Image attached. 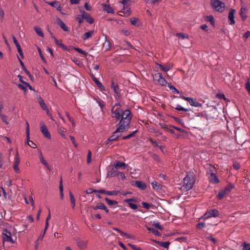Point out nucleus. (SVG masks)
<instances>
[{
  "instance_id": "473e14b6",
  "label": "nucleus",
  "mask_w": 250,
  "mask_h": 250,
  "mask_svg": "<svg viewBox=\"0 0 250 250\" xmlns=\"http://www.w3.org/2000/svg\"><path fill=\"white\" fill-rule=\"evenodd\" d=\"M69 196H70V203L72 205V208L73 209H74L75 208V197H74L73 194H72V192L69 191Z\"/></svg>"
},
{
  "instance_id": "a18cd8bd",
  "label": "nucleus",
  "mask_w": 250,
  "mask_h": 250,
  "mask_svg": "<svg viewBox=\"0 0 250 250\" xmlns=\"http://www.w3.org/2000/svg\"><path fill=\"white\" fill-rule=\"evenodd\" d=\"M26 140L28 141V140L30 138V128H29V125L27 122L26 123Z\"/></svg>"
},
{
  "instance_id": "4d7b16f0",
  "label": "nucleus",
  "mask_w": 250,
  "mask_h": 250,
  "mask_svg": "<svg viewBox=\"0 0 250 250\" xmlns=\"http://www.w3.org/2000/svg\"><path fill=\"white\" fill-rule=\"evenodd\" d=\"M130 21L131 24L133 25H136L137 23V21H138V19L136 18H131L130 19Z\"/></svg>"
},
{
  "instance_id": "f3484780",
  "label": "nucleus",
  "mask_w": 250,
  "mask_h": 250,
  "mask_svg": "<svg viewBox=\"0 0 250 250\" xmlns=\"http://www.w3.org/2000/svg\"><path fill=\"white\" fill-rule=\"evenodd\" d=\"M90 76L92 80L95 82L97 85L101 89V90H105L104 87L102 83L94 76L93 73H90Z\"/></svg>"
},
{
  "instance_id": "c9c22d12",
  "label": "nucleus",
  "mask_w": 250,
  "mask_h": 250,
  "mask_svg": "<svg viewBox=\"0 0 250 250\" xmlns=\"http://www.w3.org/2000/svg\"><path fill=\"white\" fill-rule=\"evenodd\" d=\"M34 29L36 32V33L39 36L42 37V38L44 37L43 33L41 28L40 27L35 26L34 27Z\"/></svg>"
},
{
  "instance_id": "79ce46f5",
  "label": "nucleus",
  "mask_w": 250,
  "mask_h": 250,
  "mask_svg": "<svg viewBox=\"0 0 250 250\" xmlns=\"http://www.w3.org/2000/svg\"><path fill=\"white\" fill-rule=\"evenodd\" d=\"M86 194H91L94 192L101 193V189H92V188H89L84 191Z\"/></svg>"
},
{
  "instance_id": "0e129e2a",
  "label": "nucleus",
  "mask_w": 250,
  "mask_h": 250,
  "mask_svg": "<svg viewBox=\"0 0 250 250\" xmlns=\"http://www.w3.org/2000/svg\"><path fill=\"white\" fill-rule=\"evenodd\" d=\"M17 86L19 88L23 90L24 92H26V91L27 90L26 86H25V85H23L22 84H20V83L18 84Z\"/></svg>"
},
{
  "instance_id": "cd10ccee",
  "label": "nucleus",
  "mask_w": 250,
  "mask_h": 250,
  "mask_svg": "<svg viewBox=\"0 0 250 250\" xmlns=\"http://www.w3.org/2000/svg\"><path fill=\"white\" fill-rule=\"evenodd\" d=\"M39 104H40L41 108L44 111L48 110V108L45 104L43 100L41 98V97H39L38 98Z\"/></svg>"
},
{
  "instance_id": "f8f14e48",
  "label": "nucleus",
  "mask_w": 250,
  "mask_h": 250,
  "mask_svg": "<svg viewBox=\"0 0 250 250\" xmlns=\"http://www.w3.org/2000/svg\"><path fill=\"white\" fill-rule=\"evenodd\" d=\"M20 163V159L19 157V155L18 152L17 151L15 157V162L14 165L13 166V168L16 173H19L20 169L19 168V165Z\"/></svg>"
},
{
  "instance_id": "a878e982",
  "label": "nucleus",
  "mask_w": 250,
  "mask_h": 250,
  "mask_svg": "<svg viewBox=\"0 0 250 250\" xmlns=\"http://www.w3.org/2000/svg\"><path fill=\"white\" fill-rule=\"evenodd\" d=\"M102 7L103 8L104 10L108 13H114L113 9L110 7L109 5L106 4H103Z\"/></svg>"
},
{
  "instance_id": "5701e85b",
  "label": "nucleus",
  "mask_w": 250,
  "mask_h": 250,
  "mask_svg": "<svg viewBox=\"0 0 250 250\" xmlns=\"http://www.w3.org/2000/svg\"><path fill=\"white\" fill-rule=\"evenodd\" d=\"M77 244L78 248L81 250H83L87 248V241H78Z\"/></svg>"
},
{
  "instance_id": "72a5a7b5",
  "label": "nucleus",
  "mask_w": 250,
  "mask_h": 250,
  "mask_svg": "<svg viewBox=\"0 0 250 250\" xmlns=\"http://www.w3.org/2000/svg\"><path fill=\"white\" fill-rule=\"evenodd\" d=\"M234 188V186L232 184H229L228 185H227L224 189L223 190L225 191V192L227 194H228L232 189Z\"/></svg>"
},
{
  "instance_id": "393cba45",
  "label": "nucleus",
  "mask_w": 250,
  "mask_h": 250,
  "mask_svg": "<svg viewBox=\"0 0 250 250\" xmlns=\"http://www.w3.org/2000/svg\"><path fill=\"white\" fill-rule=\"evenodd\" d=\"M53 39L54 40V41L56 45H58L59 47L62 48L63 50H69L66 46H65L63 43L60 42L55 37H54V38H53Z\"/></svg>"
},
{
  "instance_id": "7ed1b4c3",
  "label": "nucleus",
  "mask_w": 250,
  "mask_h": 250,
  "mask_svg": "<svg viewBox=\"0 0 250 250\" xmlns=\"http://www.w3.org/2000/svg\"><path fill=\"white\" fill-rule=\"evenodd\" d=\"M210 5L215 11L222 13L225 9V3L219 0H211Z\"/></svg>"
},
{
  "instance_id": "39448f33",
  "label": "nucleus",
  "mask_w": 250,
  "mask_h": 250,
  "mask_svg": "<svg viewBox=\"0 0 250 250\" xmlns=\"http://www.w3.org/2000/svg\"><path fill=\"white\" fill-rule=\"evenodd\" d=\"M1 237L3 242H10L11 244H14L15 241L12 238V233L7 229H4L2 232Z\"/></svg>"
},
{
  "instance_id": "b1692460",
  "label": "nucleus",
  "mask_w": 250,
  "mask_h": 250,
  "mask_svg": "<svg viewBox=\"0 0 250 250\" xmlns=\"http://www.w3.org/2000/svg\"><path fill=\"white\" fill-rule=\"evenodd\" d=\"M57 23L60 25L61 28L64 31H68V27L66 26V25L64 23V22L60 19H57Z\"/></svg>"
},
{
  "instance_id": "603ef678",
  "label": "nucleus",
  "mask_w": 250,
  "mask_h": 250,
  "mask_svg": "<svg viewBox=\"0 0 250 250\" xmlns=\"http://www.w3.org/2000/svg\"><path fill=\"white\" fill-rule=\"evenodd\" d=\"M152 225L159 229H163V227L160 225L159 222H154Z\"/></svg>"
},
{
  "instance_id": "3c124183",
  "label": "nucleus",
  "mask_w": 250,
  "mask_h": 250,
  "mask_svg": "<svg viewBox=\"0 0 250 250\" xmlns=\"http://www.w3.org/2000/svg\"><path fill=\"white\" fill-rule=\"evenodd\" d=\"M18 59H19V61L20 62V63H21V66L22 67V69L24 70V71L25 72V73L26 74L28 73V72H29V71L26 68L25 66L24 65L23 62H22V61L19 57H18Z\"/></svg>"
},
{
  "instance_id": "49530a36",
  "label": "nucleus",
  "mask_w": 250,
  "mask_h": 250,
  "mask_svg": "<svg viewBox=\"0 0 250 250\" xmlns=\"http://www.w3.org/2000/svg\"><path fill=\"white\" fill-rule=\"evenodd\" d=\"M175 109L177 110H179V111H185V112H187V111H188L190 110V109H188V108H185L184 107H182L179 104H177L176 105V107H175Z\"/></svg>"
},
{
  "instance_id": "1a4fd4ad",
  "label": "nucleus",
  "mask_w": 250,
  "mask_h": 250,
  "mask_svg": "<svg viewBox=\"0 0 250 250\" xmlns=\"http://www.w3.org/2000/svg\"><path fill=\"white\" fill-rule=\"evenodd\" d=\"M123 109L121 108L117 107L115 109V106H113L111 109V112L113 115V117H115L116 121H119L121 117V114L123 112Z\"/></svg>"
},
{
  "instance_id": "f704fd0d",
  "label": "nucleus",
  "mask_w": 250,
  "mask_h": 250,
  "mask_svg": "<svg viewBox=\"0 0 250 250\" xmlns=\"http://www.w3.org/2000/svg\"><path fill=\"white\" fill-rule=\"evenodd\" d=\"M146 229L149 230V231H150L152 233H153L155 235L157 236H161V233L158 231V230H155V229H154L153 228H149L147 226H146Z\"/></svg>"
},
{
  "instance_id": "a211bd4d",
  "label": "nucleus",
  "mask_w": 250,
  "mask_h": 250,
  "mask_svg": "<svg viewBox=\"0 0 250 250\" xmlns=\"http://www.w3.org/2000/svg\"><path fill=\"white\" fill-rule=\"evenodd\" d=\"M132 185L142 190H145L146 188V184L141 181H136L134 184Z\"/></svg>"
},
{
  "instance_id": "423d86ee",
  "label": "nucleus",
  "mask_w": 250,
  "mask_h": 250,
  "mask_svg": "<svg viewBox=\"0 0 250 250\" xmlns=\"http://www.w3.org/2000/svg\"><path fill=\"white\" fill-rule=\"evenodd\" d=\"M219 215V211L216 209H210L207 211L203 216L201 217V219H207L210 217H216Z\"/></svg>"
},
{
  "instance_id": "9d476101",
  "label": "nucleus",
  "mask_w": 250,
  "mask_h": 250,
  "mask_svg": "<svg viewBox=\"0 0 250 250\" xmlns=\"http://www.w3.org/2000/svg\"><path fill=\"white\" fill-rule=\"evenodd\" d=\"M111 88L116 94V100L119 101L121 97L120 88L117 84H116L113 81H112Z\"/></svg>"
},
{
  "instance_id": "e433bc0d",
  "label": "nucleus",
  "mask_w": 250,
  "mask_h": 250,
  "mask_svg": "<svg viewBox=\"0 0 250 250\" xmlns=\"http://www.w3.org/2000/svg\"><path fill=\"white\" fill-rule=\"evenodd\" d=\"M153 189L158 190L161 189V185L156 181L151 183Z\"/></svg>"
},
{
  "instance_id": "bb28decb",
  "label": "nucleus",
  "mask_w": 250,
  "mask_h": 250,
  "mask_svg": "<svg viewBox=\"0 0 250 250\" xmlns=\"http://www.w3.org/2000/svg\"><path fill=\"white\" fill-rule=\"evenodd\" d=\"M114 166L115 168H118L120 167H123V168H125V164L124 162H121L119 161L116 160L114 163Z\"/></svg>"
},
{
  "instance_id": "c03bdc74",
  "label": "nucleus",
  "mask_w": 250,
  "mask_h": 250,
  "mask_svg": "<svg viewBox=\"0 0 250 250\" xmlns=\"http://www.w3.org/2000/svg\"><path fill=\"white\" fill-rule=\"evenodd\" d=\"M157 244H159L160 246L164 248H167L170 245V242L167 241V242H157Z\"/></svg>"
},
{
  "instance_id": "69168bd1",
  "label": "nucleus",
  "mask_w": 250,
  "mask_h": 250,
  "mask_svg": "<svg viewBox=\"0 0 250 250\" xmlns=\"http://www.w3.org/2000/svg\"><path fill=\"white\" fill-rule=\"evenodd\" d=\"M69 137H70V139H71L73 144L74 145V146L75 147H77L78 144L76 142V141H75L74 137L70 135Z\"/></svg>"
},
{
  "instance_id": "680f3d73",
  "label": "nucleus",
  "mask_w": 250,
  "mask_h": 250,
  "mask_svg": "<svg viewBox=\"0 0 250 250\" xmlns=\"http://www.w3.org/2000/svg\"><path fill=\"white\" fill-rule=\"evenodd\" d=\"M142 205L143 208L148 209L150 207V204L148 203L143 202Z\"/></svg>"
},
{
  "instance_id": "6e6d98bb",
  "label": "nucleus",
  "mask_w": 250,
  "mask_h": 250,
  "mask_svg": "<svg viewBox=\"0 0 250 250\" xmlns=\"http://www.w3.org/2000/svg\"><path fill=\"white\" fill-rule=\"evenodd\" d=\"M91 156L92 153L90 150L88 151L87 156V164H89L91 161Z\"/></svg>"
},
{
  "instance_id": "a19ab883",
  "label": "nucleus",
  "mask_w": 250,
  "mask_h": 250,
  "mask_svg": "<svg viewBox=\"0 0 250 250\" xmlns=\"http://www.w3.org/2000/svg\"><path fill=\"white\" fill-rule=\"evenodd\" d=\"M157 65L159 66L162 71L164 72H167L170 69V67L169 66H163L162 64L159 63H157Z\"/></svg>"
},
{
  "instance_id": "f03ea898",
  "label": "nucleus",
  "mask_w": 250,
  "mask_h": 250,
  "mask_svg": "<svg viewBox=\"0 0 250 250\" xmlns=\"http://www.w3.org/2000/svg\"><path fill=\"white\" fill-rule=\"evenodd\" d=\"M194 176L193 172H187L186 177L183 179L184 185L182 188L184 190L188 191L192 188L195 181Z\"/></svg>"
},
{
  "instance_id": "412c9836",
  "label": "nucleus",
  "mask_w": 250,
  "mask_h": 250,
  "mask_svg": "<svg viewBox=\"0 0 250 250\" xmlns=\"http://www.w3.org/2000/svg\"><path fill=\"white\" fill-rule=\"evenodd\" d=\"M102 194H105L107 195H117L120 191L119 190L107 191L104 189H101Z\"/></svg>"
},
{
  "instance_id": "de8ad7c7",
  "label": "nucleus",
  "mask_w": 250,
  "mask_h": 250,
  "mask_svg": "<svg viewBox=\"0 0 250 250\" xmlns=\"http://www.w3.org/2000/svg\"><path fill=\"white\" fill-rule=\"evenodd\" d=\"M226 194H227V193L225 192V191L223 189H222L218 193L217 195V198L219 200H221L223 198Z\"/></svg>"
},
{
  "instance_id": "6ab92c4d",
  "label": "nucleus",
  "mask_w": 250,
  "mask_h": 250,
  "mask_svg": "<svg viewBox=\"0 0 250 250\" xmlns=\"http://www.w3.org/2000/svg\"><path fill=\"white\" fill-rule=\"evenodd\" d=\"M247 11V9L246 7L244 6H242L240 12H239V15L240 17H241V19L243 21H244L246 20L247 18V16L246 15V13Z\"/></svg>"
},
{
  "instance_id": "37998d69",
  "label": "nucleus",
  "mask_w": 250,
  "mask_h": 250,
  "mask_svg": "<svg viewBox=\"0 0 250 250\" xmlns=\"http://www.w3.org/2000/svg\"><path fill=\"white\" fill-rule=\"evenodd\" d=\"M113 229L115 230H116L118 232H119L123 236H126L127 238H130V236L129 234L125 233V232H123V231L121 230L120 229H119L118 228H113Z\"/></svg>"
},
{
  "instance_id": "c85d7f7f",
  "label": "nucleus",
  "mask_w": 250,
  "mask_h": 250,
  "mask_svg": "<svg viewBox=\"0 0 250 250\" xmlns=\"http://www.w3.org/2000/svg\"><path fill=\"white\" fill-rule=\"evenodd\" d=\"M119 174V172L115 168H113L110 171H108L107 174V177H115Z\"/></svg>"
},
{
  "instance_id": "052dcab7",
  "label": "nucleus",
  "mask_w": 250,
  "mask_h": 250,
  "mask_svg": "<svg viewBox=\"0 0 250 250\" xmlns=\"http://www.w3.org/2000/svg\"><path fill=\"white\" fill-rule=\"evenodd\" d=\"M12 39H13V42H14V44H15L17 48H18L19 47H21L20 44L17 41V40L15 38V37L13 35L12 36Z\"/></svg>"
},
{
  "instance_id": "dca6fc26",
  "label": "nucleus",
  "mask_w": 250,
  "mask_h": 250,
  "mask_svg": "<svg viewBox=\"0 0 250 250\" xmlns=\"http://www.w3.org/2000/svg\"><path fill=\"white\" fill-rule=\"evenodd\" d=\"M41 131L44 135V136L47 139H51V135L48 131L47 127L45 125L43 124L41 127Z\"/></svg>"
},
{
  "instance_id": "bf43d9fd",
  "label": "nucleus",
  "mask_w": 250,
  "mask_h": 250,
  "mask_svg": "<svg viewBox=\"0 0 250 250\" xmlns=\"http://www.w3.org/2000/svg\"><path fill=\"white\" fill-rule=\"evenodd\" d=\"M205 226H206L205 223H203V222H200V223H198L196 225V227L198 229H202L203 228L205 227Z\"/></svg>"
},
{
  "instance_id": "9b49d317",
  "label": "nucleus",
  "mask_w": 250,
  "mask_h": 250,
  "mask_svg": "<svg viewBox=\"0 0 250 250\" xmlns=\"http://www.w3.org/2000/svg\"><path fill=\"white\" fill-rule=\"evenodd\" d=\"M81 13H82V17L86 21V22L90 24L94 23V20L89 13L86 12L84 10H81Z\"/></svg>"
},
{
  "instance_id": "2eb2a0df",
  "label": "nucleus",
  "mask_w": 250,
  "mask_h": 250,
  "mask_svg": "<svg viewBox=\"0 0 250 250\" xmlns=\"http://www.w3.org/2000/svg\"><path fill=\"white\" fill-rule=\"evenodd\" d=\"M236 11L234 9H231L229 14V17H228V20L229 24L233 25L235 23V20H234V14L235 13Z\"/></svg>"
},
{
  "instance_id": "7c9ffc66",
  "label": "nucleus",
  "mask_w": 250,
  "mask_h": 250,
  "mask_svg": "<svg viewBox=\"0 0 250 250\" xmlns=\"http://www.w3.org/2000/svg\"><path fill=\"white\" fill-rule=\"evenodd\" d=\"M94 31L93 30H91L88 32L85 33L82 36V39L83 40H86L88 38H90L92 35L94 34Z\"/></svg>"
},
{
  "instance_id": "20e7f679",
  "label": "nucleus",
  "mask_w": 250,
  "mask_h": 250,
  "mask_svg": "<svg viewBox=\"0 0 250 250\" xmlns=\"http://www.w3.org/2000/svg\"><path fill=\"white\" fill-rule=\"evenodd\" d=\"M153 80L156 84L162 86L166 85L167 82L160 73H157L153 75Z\"/></svg>"
},
{
  "instance_id": "f257e3e1",
  "label": "nucleus",
  "mask_w": 250,
  "mask_h": 250,
  "mask_svg": "<svg viewBox=\"0 0 250 250\" xmlns=\"http://www.w3.org/2000/svg\"><path fill=\"white\" fill-rule=\"evenodd\" d=\"M132 115L129 109L123 111L119 123L117 125L116 131L120 130H127L129 128Z\"/></svg>"
},
{
  "instance_id": "13d9d810",
  "label": "nucleus",
  "mask_w": 250,
  "mask_h": 250,
  "mask_svg": "<svg viewBox=\"0 0 250 250\" xmlns=\"http://www.w3.org/2000/svg\"><path fill=\"white\" fill-rule=\"evenodd\" d=\"M27 144L32 148H36L37 147V145L32 141H30L29 139L28 141L27 140Z\"/></svg>"
},
{
  "instance_id": "c756f323",
  "label": "nucleus",
  "mask_w": 250,
  "mask_h": 250,
  "mask_svg": "<svg viewBox=\"0 0 250 250\" xmlns=\"http://www.w3.org/2000/svg\"><path fill=\"white\" fill-rule=\"evenodd\" d=\"M59 189L60 192V198L62 200L63 198L62 179L61 177L59 182Z\"/></svg>"
},
{
  "instance_id": "8fccbe9b",
  "label": "nucleus",
  "mask_w": 250,
  "mask_h": 250,
  "mask_svg": "<svg viewBox=\"0 0 250 250\" xmlns=\"http://www.w3.org/2000/svg\"><path fill=\"white\" fill-rule=\"evenodd\" d=\"M83 18L82 17V14L81 15H78L76 17V20L80 24L82 23L83 22Z\"/></svg>"
},
{
  "instance_id": "5fc2aeb1",
  "label": "nucleus",
  "mask_w": 250,
  "mask_h": 250,
  "mask_svg": "<svg viewBox=\"0 0 250 250\" xmlns=\"http://www.w3.org/2000/svg\"><path fill=\"white\" fill-rule=\"evenodd\" d=\"M65 115L67 117L69 121L72 123V125L74 126L75 125L74 121L72 118H71L69 113L67 112H66Z\"/></svg>"
},
{
  "instance_id": "aec40b11",
  "label": "nucleus",
  "mask_w": 250,
  "mask_h": 250,
  "mask_svg": "<svg viewBox=\"0 0 250 250\" xmlns=\"http://www.w3.org/2000/svg\"><path fill=\"white\" fill-rule=\"evenodd\" d=\"M39 158H40V161L42 163V164H43L48 170L51 171V168H50L49 165L47 163V162L45 161V160L44 159V158L42 156V152L41 151H40Z\"/></svg>"
},
{
  "instance_id": "58836bf2",
  "label": "nucleus",
  "mask_w": 250,
  "mask_h": 250,
  "mask_svg": "<svg viewBox=\"0 0 250 250\" xmlns=\"http://www.w3.org/2000/svg\"><path fill=\"white\" fill-rule=\"evenodd\" d=\"M206 20L207 21H209L211 25L213 26L215 25L214 20L213 17L212 15L206 16Z\"/></svg>"
},
{
  "instance_id": "774afa93",
  "label": "nucleus",
  "mask_w": 250,
  "mask_h": 250,
  "mask_svg": "<svg viewBox=\"0 0 250 250\" xmlns=\"http://www.w3.org/2000/svg\"><path fill=\"white\" fill-rule=\"evenodd\" d=\"M128 205L131 208L134 210H135L138 208V206L136 204H134L133 203H129Z\"/></svg>"
},
{
  "instance_id": "e2e57ef3",
  "label": "nucleus",
  "mask_w": 250,
  "mask_h": 250,
  "mask_svg": "<svg viewBox=\"0 0 250 250\" xmlns=\"http://www.w3.org/2000/svg\"><path fill=\"white\" fill-rule=\"evenodd\" d=\"M233 168L236 170H238L240 167V165L237 162H234L233 164Z\"/></svg>"
},
{
  "instance_id": "4c0bfd02",
  "label": "nucleus",
  "mask_w": 250,
  "mask_h": 250,
  "mask_svg": "<svg viewBox=\"0 0 250 250\" xmlns=\"http://www.w3.org/2000/svg\"><path fill=\"white\" fill-rule=\"evenodd\" d=\"M104 200L106 201L107 205L110 206L112 205H117L118 203L117 201L110 200L108 198H105Z\"/></svg>"
},
{
  "instance_id": "6e6552de",
  "label": "nucleus",
  "mask_w": 250,
  "mask_h": 250,
  "mask_svg": "<svg viewBox=\"0 0 250 250\" xmlns=\"http://www.w3.org/2000/svg\"><path fill=\"white\" fill-rule=\"evenodd\" d=\"M181 98L188 101L189 103V104L192 106L195 107H201L202 106V104L199 103L198 101H196V99H193L192 98L186 97L184 96H182Z\"/></svg>"
},
{
  "instance_id": "4be33fe9",
  "label": "nucleus",
  "mask_w": 250,
  "mask_h": 250,
  "mask_svg": "<svg viewBox=\"0 0 250 250\" xmlns=\"http://www.w3.org/2000/svg\"><path fill=\"white\" fill-rule=\"evenodd\" d=\"M209 181L212 184H218L219 183V179L217 177L216 175L214 173H211L210 174V176L209 177Z\"/></svg>"
},
{
  "instance_id": "09e8293b",
  "label": "nucleus",
  "mask_w": 250,
  "mask_h": 250,
  "mask_svg": "<svg viewBox=\"0 0 250 250\" xmlns=\"http://www.w3.org/2000/svg\"><path fill=\"white\" fill-rule=\"evenodd\" d=\"M37 49H38V52H39V54L40 55V56L41 58V59L42 60V61L44 62H46V59H45L44 57L43 56V54H42V50H41V49L39 47H37Z\"/></svg>"
},
{
  "instance_id": "0eeeda50",
  "label": "nucleus",
  "mask_w": 250,
  "mask_h": 250,
  "mask_svg": "<svg viewBox=\"0 0 250 250\" xmlns=\"http://www.w3.org/2000/svg\"><path fill=\"white\" fill-rule=\"evenodd\" d=\"M129 1L130 0H123L121 2L123 4V7L121 12L125 14L126 16H129L131 13V9L128 4Z\"/></svg>"
},
{
  "instance_id": "2f4dec72",
  "label": "nucleus",
  "mask_w": 250,
  "mask_h": 250,
  "mask_svg": "<svg viewBox=\"0 0 250 250\" xmlns=\"http://www.w3.org/2000/svg\"><path fill=\"white\" fill-rule=\"evenodd\" d=\"M110 48V43L109 41L107 40V39H105V42L103 44V49L105 51H108Z\"/></svg>"
},
{
  "instance_id": "ea45409f",
  "label": "nucleus",
  "mask_w": 250,
  "mask_h": 250,
  "mask_svg": "<svg viewBox=\"0 0 250 250\" xmlns=\"http://www.w3.org/2000/svg\"><path fill=\"white\" fill-rule=\"evenodd\" d=\"M58 132L61 135V136L64 139H66V136L63 132H65L66 131V129L64 127H60L58 129Z\"/></svg>"
},
{
  "instance_id": "4468645a",
  "label": "nucleus",
  "mask_w": 250,
  "mask_h": 250,
  "mask_svg": "<svg viewBox=\"0 0 250 250\" xmlns=\"http://www.w3.org/2000/svg\"><path fill=\"white\" fill-rule=\"evenodd\" d=\"M125 130H120L119 131H116V130L113 132V134L109 138V141H111L112 142L114 141H116L119 140V138L121 136L120 135H118L117 134L119 133H122Z\"/></svg>"
},
{
  "instance_id": "864d4df0",
  "label": "nucleus",
  "mask_w": 250,
  "mask_h": 250,
  "mask_svg": "<svg viewBox=\"0 0 250 250\" xmlns=\"http://www.w3.org/2000/svg\"><path fill=\"white\" fill-rule=\"evenodd\" d=\"M168 87L173 93H179V91L174 86L168 84Z\"/></svg>"
},
{
  "instance_id": "338daca9",
  "label": "nucleus",
  "mask_w": 250,
  "mask_h": 250,
  "mask_svg": "<svg viewBox=\"0 0 250 250\" xmlns=\"http://www.w3.org/2000/svg\"><path fill=\"white\" fill-rule=\"evenodd\" d=\"M176 36L180 38L184 39L186 38V34L183 33H177Z\"/></svg>"
},
{
  "instance_id": "ddd939ff",
  "label": "nucleus",
  "mask_w": 250,
  "mask_h": 250,
  "mask_svg": "<svg viewBox=\"0 0 250 250\" xmlns=\"http://www.w3.org/2000/svg\"><path fill=\"white\" fill-rule=\"evenodd\" d=\"M49 5L55 7L57 10L61 12V13L62 15H64V13L62 12V7L61 5V4L60 2L58 1L55 0L51 2H46Z\"/></svg>"
}]
</instances>
